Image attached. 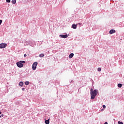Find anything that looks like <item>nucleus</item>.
Masks as SVG:
<instances>
[{
    "label": "nucleus",
    "mask_w": 124,
    "mask_h": 124,
    "mask_svg": "<svg viewBox=\"0 0 124 124\" xmlns=\"http://www.w3.org/2000/svg\"><path fill=\"white\" fill-rule=\"evenodd\" d=\"M12 2L14 4H15V3H16V0H12Z\"/></svg>",
    "instance_id": "ddd939ff"
},
{
    "label": "nucleus",
    "mask_w": 124,
    "mask_h": 124,
    "mask_svg": "<svg viewBox=\"0 0 124 124\" xmlns=\"http://www.w3.org/2000/svg\"><path fill=\"white\" fill-rule=\"evenodd\" d=\"M3 114H1V115H0V118H1L2 117H3Z\"/></svg>",
    "instance_id": "412c9836"
},
{
    "label": "nucleus",
    "mask_w": 124,
    "mask_h": 124,
    "mask_svg": "<svg viewBox=\"0 0 124 124\" xmlns=\"http://www.w3.org/2000/svg\"><path fill=\"white\" fill-rule=\"evenodd\" d=\"M97 70L98 71H99V72L101 71V68L100 67L98 68Z\"/></svg>",
    "instance_id": "2eb2a0df"
},
{
    "label": "nucleus",
    "mask_w": 124,
    "mask_h": 124,
    "mask_svg": "<svg viewBox=\"0 0 124 124\" xmlns=\"http://www.w3.org/2000/svg\"><path fill=\"white\" fill-rule=\"evenodd\" d=\"M78 25H79V26H83V24L82 23H78Z\"/></svg>",
    "instance_id": "f3484780"
},
{
    "label": "nucleus",
    "mask_w": 124,
    "mask_h": 124,
    "mask_svg": "<svg viewBox=\"0 0 124 124\" xmlns=\"http://www.w3.org/2000/svg\"><path fill=\"white\" fill-rule=\"evenodd\" d=\"M19 87H23L24 86V82L22 81H20L18 84Z\"/></svg>",
    "instance_id": "6e6552de"
},
{
    "label": "nucleus",
    "mask_w": 124,
    "mask_h": 124,
    "mask_svg": "<svg viewBox=\"0 0 124 124\" xmlns=\"http://www.w3.org/2000/svg\"><path fill=\"white\" fill-rule=\"evenodd\" d=\"M122 86H123L122 84L119 83L118 84V88H122Z\"/></svg>",
    "instance_id": "f8f14e48"
},
{
    "label": "nucleus",
    "mask_w": 124,
    "mask_h": 124,
    "mask_svg": "<svg viewBox=\"0 0 124 124\" xmlns=\"http://www.w3.org/2000/svg\"><path fill=\"white\" fill-rule=\"evenodd\" d=\"M103 108H106V106L105 105H103Z\"/></svg>",
    "instance_id": "6ab92c4d"
},
{
    "label": "nucleus",
    "mask_w": 124,
    "mask_h": 124,
    "mask_svg": "<svg viewBox=\"0 0 124 124\" xmlns=\"http://www.w3.org/2000/svg\"><path fill=\"white\" fill-rule=\"evenodd\" d=\"M23 63H26V62H25L24 61H21L19 62H17L16 63V65L18 66V67L21 68V67H23V66H24V64Z\"/></svg>",
    "instance_id": "f03ea898"
},
{
    "label": "nucleus",
    "mask_w": 124,
    "mask_h": 124,
    "mask_svg": "<svg viewBox=\"0 0 124 124\" xmlns=\"http://www.w3.org/2000/svg\"><path fill=\"white\" fill-rule=\"evenodd\" d=\"M39 57H40V58H43V57H44V54L42 53V54H40L39 55Z\"/></svg>",
    "instance_id": "9b49d317"
},
{
    "label": "nucleus",
    "mask_w": 124,
    "mask_h": 124,
    "mask_svg": "<svg viewBox=\"0 0 124 124\" xmlns=\"http://www.w3.org/2000/svg\"><path fill=\"white\" fill-rule=\"evenodd\" d=\"M22 91H25V88H22Z\"/></svg>",
    "instance_id": "4be33fe9"
},
{
    "label": "nucleus",
    "mask_w": 124,
    "mask_h": 124,
    "mask_svg": "<svg viewBox=\"0 0 124 124\" xmlns=\"http://www.w3.org/2000/svg\"><path fill=\"white\" fill-rule=\"evenodd\" d=\"M26 56H27V54H24V57H26Z\"/></svg>",
    "instance_id": "b1692460"
},
{
    "label": "nucleus",
    "mask_w": 124,
    "mask_h": 124,
    "mask_svg": "<svg viewBox=\"0 0 124 124\" xmlns=\"http://www.w3.org/2000/svg\"><path fill=\"white\" fill-rule=\"evenodd\" d=\"M7 2H10V0H6Z\"/></svg>",
    "instance_id": "aec40b11"
},
{
    "label": "nucleus",
    "mask_w": 124,
    "mask_h": 124,
    "mask_svg": "<svg viewBox=\"0 0 124 124\" xmlns=\"http://www.w3.org/2000/svg\"><path fill=\"white\" fill-rule=\"evenodd\" d=\"M73 56H74V54L73 53H71L69 55V58L70 59H72V58H73Z\"/></svg>",
    "instance_id": "1a4fd4ad"
},
{
    "label": "nucleus",
    "mask_w": 124,
    "mask_h": 124,
    "mask_svg": "<svg viewBox=\"0 0 124 124\" xmlns=\"http://www.w3.org/2000/svg\"><path fill=\"white\" fill-rule=\"evenodd\" d=\"M104 124H108V123L105 122Z\"/></svg>",
    "instance_id": "5701e85b"
},
{
    "label": "nucleus",
    "mask_w": 124,
    "mask_h": 124,
    "mask_svg": "<svg viewBox=\"0 0 124 124\" xmlns=\"http://www.w3.org/2000/svg\"><path fill=\"white\" fill-rule=\"evenodd\" d=\"M25 85H29V84H30V82H29V81H26V82H25Z\"/></svg>",
    "instance_id": "4468645a"
},
{
    "label": "nucleus",
    "mask_w": 124,
    "mask_h": 124,
    "mask_svg": "<svg viewBox=\"0 0 124 124\" xmlns=\"http://www.w3.org/2000/svg\"><path fill=\"white\" fill-rule=\"evenodd\" d=\"M59 36H60V37H61L62 38H67V37H68L67 34H66V35H60Z\"/></svg>",
    "instance_id": "39448f33"
},
{
    "label": "nucleus",
    "mask_w": 124,
    "mask_h": 124,
    "mask_svg": "<svg viewBox=\"0 0 124 124\" xmlns=\"http://www.w3.org/2000/svg\"><path fill=\"white\" fill-rule=\"evenodd\" d=\"M72 27L74 30H76V29H77V25L73 24L72 26Z\"/></svg>",
    "instance_id": "0eeeda50"
},
{
    "label": "nucleus",
    "mask_w": 124,
    "mask_h": 124,
    "mask_svg": "<svg viewBox=\"0 0 124 124\" xmlns=\"http://www.w3.org/2000/svg\"><path fill=\"white\" fill-rule=\"evenodd\" d=\"M1 111H0V115H1Z\"/></svg>",
    "instance_id": "393cba45"
},
{
    "label": "nucleus",
    "mask_w": 124,
    "mask_h": 124,
    "mask_svg": "<svg viewBox=\"0 0 124 124\" xmlns=\"http://www.w3.org/2000/svg\"><path fill=\"white\" fill-rule=\"evenodd\" d=\"M7 46V44L2 43L0 44V49H3Z\"/></svg>",
    "instance_id": "20e7f679"
},
{
    "label": "nucleus",
    "mask_w": 124,
    "mask_h": 124,
    "mask_svg": "<svg viewBox=\"0 0 124 124\" xmlns=\"http://www.w3.org/2000/svg\"><path fill=\"white\" fill-rule=\"evenodd\" d=\"M45 123L46 124H50V121L49 120V119L45 120Z\"/></svg>",
    "instance_id": "9d476101"
},
{
    "label": "nucleus",
    "mask_w": 124,
    "mask_h": 124,
    "mask_svg": "<svg viewBox=\"0 0 124 124\" xmlns=\"http://www.w3.org/2000/svg\"><path fill=\"white\" fill-rule=\"evenodd\" d=\"M116 32V31L115 30H111L109 31V34H113V33H115Z\"/></svg>",
    "instance_id": "423d86ee"
},
{
    "label": "nucleus",
    "mask_w": 124,
    "mask_h": 124,
    "mask_svg": "<svg viewBox=\"0 0 124 124\" xmlns=\"http://www.w3.org/2000/svg\"><path fill=\"white\" fill-rule=\"evenodd\" d=\"M1 23H2V20H0V25H1Z\"/></svg>",
    "instance_id": "a211bd4d"
},
{
    "label": "nucleus",
    "mask_w": 124,
    "mask_h": 124,
    "mask_svg": "<svg viewBox=\"0 0 124 124\" xmlns=\"http://www.w3.org/2000/svg\"><path fill=\"white\" fill-rule=\"evenodd\" d=\"M118 124H124V123L122 122L119 121L118 122Z\"/></svg>",
    "instance_id": "dca6fc26"
},
{
    "label": "nucleus",
    "mask_w": 124,
    "mask_h": 124,
    "mask_svg": "<svg viewBox=\"0 0 124 124\" xmlns=\"http://www.w3.org/2000/svg\"><path fill=\"white\" fill-rule=\"evenodd\" d=\"M90 93H91V99H94V98H95V96H96V95H97V93H98V91H97V90H93V89L92 88L90 90Z\"/></svg>",
    "instance_id": "f257e3e1"
},
{
    "label": "nucleus",
    "mask_w": 124,
    "mask_h": 124,
    "mask_svg": "<svg viewBox=\"0 0 124 124\" xmlns=\"http://www.w3.org/2000/svg\"><path fill=\"white\" fill-rule=\"evenodd\" d=\"M38 63L37 62H34L32 66V70H35L36 69V66H37Z\"/></svg>",
    "instance_id": "7ed1b4c3"
}]
</instances>
